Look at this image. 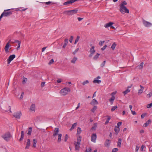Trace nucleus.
<instances>
[{
  "instance_id": "f257e3e1",
  "label": "nucleus",
  "mask_w": 152,
  "mask_h": 152,
  "mask_svg": "<svg viewBox=\"0 0 152 152\" xmlns=\"http://www.w3.org/2000/svg\"><path fill=\"white\" fill-rule=\"evenodd\" d=\"M78 11V10L75 9L70 10L64 11L63 13L68 16L71 15L76 14Z\"/></svg>"
},
{
  "instance_id": "f03ea898",
  "label": "nucleus",
  "mask_w": 152,
  "mask_h": 152,
  "mask_svg": "<svg viewBox=\"0 0 152 152\" xmlns=\"http://www.w3.org/2000/svg\"><path fill=\"white\" fill-rule=\"evenodd\" d=\"M10 9L4 10L0 16V21L3 16L8 17L12 13V12L10 11Z\"/></svg>"
},
{
  "instance_id": "7ed1b4c3",
  "label": "nucleus",
  "mask_w": 152,
  "mask_h": 152,
  "mask_svg": "<svg viewBox=\"0 0 152 152\" xmlns=\"http://www.w3.org/2000/svg\"><path fill=\"white\" fill-rule=\"evenodd\" d=\"M70 91V90L69 88L65 87L60 91V93L61 95L64 96L67 94Z\"/></svg>"
},
{
  "instance_id": "20e7f679",
  "label": "nucleus",
  "mask_w": 152,
  "mask_h": 152,
  "mask_svg": "<svg viewBox=\"0 0 152 152\" xmlns=\"http://www.w3.org/2000/svg\"><path fill=\"white\" fill-rule=\"evenodd\" d=\"M119 11L123 14L129 13V10L125 6H120Z\"/></svg>"
},
{
  "instance_id": "39448f33",
  "label": "nucleus",
  "mask_w": 152,
  "mask_h": 152,
  "mask_svg": "<svg viewBox=\"0 0 152 152\" xmlns=\"http://www.w3.org/2000/svg\"><path fill=\"white\" fill-rule=\"evenodd\" d=\"M2 137L5 140L7 141H8L10 140V139L12 137V136L10 134H5Z\"/></svg>"
},
{
  "instance_id": "423d86ee",
  "label": "nucleus",
  "mask_w": 152,
  "mask_h": 152,
  "mask_svg": "<svg viewBox=\"0 0 152 152\" xmlns=\"http://www.w3.org/2000/svg\"><path fill=\"white\" fill-rule=\"evenodd\" d=\"M15 55L14 54L10 55L7 60V63L9 64L15 58Z\"/></svg>"
},
{
  "instance_id": "0eeeda50",
  "label": "nucleus",
  "mask_w": 152,
  "mask_h": 152,
  "mask_svg": "<svg viewBox=\"0 0 152 152\" xmlns=\"http://www.w3.org/2000/svg\"><path fill=\"white\" fill-rule=\"evenodd\" d=\"M53 136L54 137H56V136H58V142H61L62 136V134H53Z\"/></svg>"
},
{
  "instance_id": "6e6552de",
  "label": "nucleus",
  "mask_w": 152,
  "mask_h": 152,
  "mask_svg": "<svg viewBox=\"0 0 152 152\" xmlns=\"http://www.w3.org/2000/svg\"><path fill=\"white\" fill-rule=\"evenodd\" d=\"M21 115V113L20 111L16 112L14 113V116L16 118L19 119Z\"/></svg>"
},
{
  "instance_id": "1a4fd4ad",
  "label": "nucleus",
  "mask_w": 152,
  "mask_h": 152,
  "mask_svg": "<svg viewBox=\"0 0 152 152\" xmlns=\"http://www.w3.org/2000/svg\"><path fill=\"white\" fill-rule=\"evenodd\" d=\"M78 0H70L64 3L63 4L64 5H69L72 4Z\"/></svg>"
},
{
  "instance_id": "9d476101",
  "label": "nucleus",
  "mask_w": 152,
  "mask_h": 152,
  "mask_svg": "<svg viewBox=\"0 0 152 152\" xmlns=\"http://www.w3.org/2000/svg\"><path fill=\"white\" fill-rule=\"evenodd\" d=\"M10 46L9 42H8L6 45L4 47V50L5 52L6 53H8L9 52V49Z\"/></svg>"
},
{
  "instance_id": "9b49d317",
  "label": "nucleus",
  "mask_w": 152,
  "mask_h": 152,
  "mask_svg": "<svg viewBox=\"0 0 152 152\" xmlns=\"http://www.w3.org/2000/svg\"><path fill=\"white\" fill-rule=\"evenodd\" d=\"M143 23L144 26L147 27H150L152 25L151 23L145 20H143Z\"/></svg>"
},
{
  "instance_id": "f8f14e48",
  "label": "nucleus",
  "mask_w": 152,
  "mask_h": 152,
  "mask_svg": "<svg viewBox=\"0 0 152 152\" xmlns=\"http://www.w3.org/2000/svg\"><path fill=\"white\" fill-rule=\"evenodd\" d=\"M96 138V134H93L91 136V140L94 142H95Z\"/></svg>"
},
{
  "instance_id": "ddd939ff",
  "label": "nucleus",
  "mask_w": 152,
  "mask_h": 152,
  "mask_svg": "<svg viewBox=\"0 0 152 152\" xmlns=\"http://www.w3.org/2000/svg\"><path fill=\"white\" fill-rule=\"evenodd\" d=\"M110 141L109 140H106L104 143L105 146L107 147H109L110 144Z\"/></svg>"
},
{
  "instance_id": "4468645a",
  "label": "nucleus",
  "mask_w": 152,
  "mask_h": 152,
  "mask_svg": "<svg viewBox=\"0 0 152 152\" xmlns=\"http://www.w3.org/2000/svg\"><path fill=\"white\" fill-rule=\"evenodd\" d=\"M90 104L92 105H94L98 104V102L95 99H94L92 100Z\"/></svg>"
},
{
  "instance_id": "2eb2a0df",
  "label": "nucleus",
  "mask_w": 152,
  "mask_h": 152,
  "mask_svg": "<svg viewBox=\"0 0 152 152\" xmlns=\"http://www.w3.org/2000/svg\"><path fill=\"white\" fill-rule=\"evenodd\" d=\"M80 143H78L76 142H75V148L76 150H79L80 148Z\"/></svg>"
},
{
  "instance_id": "dca6fc26",
  "label": "nucleus",
  "mask_w": 152,
  "mask_h": 152,
  "mask_svg": "<svg viewBox=\"0 0 152 152\" xmlns=\"http://www.w3.org/2000/svg\"><path fill=\"white\" fill-rule=\"evenodd\" d=\"M35 104H32L31 105L30 107V110L31 111H35Z\"/></svg>"
},
{
  "instance_id": "f3484780",
  "label": "nucleus",
  "mask_w": 152,
  "mask_h": 152,
  "mask_svg": "<svg viewBox=\"0 0 152 152\" xmlns=\"http://www.w3.org/2000/svg\"><path fill=\"white\" fill-rule=\"evenodd\" d=\"M94 47L92 46L91 48H90V52L91 53L94 54L95 52V50H94Z\"/></svg>"
},
{
  "instance_id": "a211bd4d",
  "label": "nucleus",
  "mask_w": 152,
  "mask_h": 152,
  "mask_svg": "<svg viewBox=\"0 0 152 152\" xmlns=\"http://www.w3.org/2000/svg\"><path fill=\"white\" fill-rule=\"evenodd\" d=\"M30 145V140L29 139L27 140V142L26 143V149H28Z\"/></svg>"
},
{
  "instance_id": "6ab92c4d",
  "label": "nucleus",
  "mask_w": 152,
  "mask_h": 152,
  "mask_svg": "<svg viewBox=\"0 0 152 152\" xmlns=\"http://www.w3.org/2000/svg\"><path fill=\"white\" fill-rule=\"evenodd\" d=\"M151 123V120H148L143 125V126L144 127L147 126L149 124H150Z\"/></svg>"
},
{
  "instance_id": "aec40b11",
  "label": "nucleus",
  "mask_w": 152,
  "mask_h": 152,
  "mask_svg": "<svg viewBox=\"0 0 152 152\" xmlns=\"http://www.w3.org/2000/svg\"><path fill=\"white\" fill-rule=\"evenodd\" d=\"M113 24V23H112V22H110L109 23H108L107 24H106L105 26H104V27L106 28H107L108 27H111V26Z\"/></svg>"
},
{
  "instance_id": "412c9836",
  "label": "nucleus",
  "mask_w": 152,
  "mask_h": 152,
  "mask_svg": "<svg viewBox=\"0 0 152 152\" xmlns=\"http://www.w3.org/2000/svg\"><path fill=\"white\" fill-rule=\"evenodd\" d=\"M106 117H107V119L105 123V124L106 125L108 123L109 120L111 119V117L109 115H107L106 116Z\"/></svg>"
},
{
  "instance_id": "4be33fe9",
  "label": "nucleus",
  "mask_w": 152,
  "mask_h": 152,
  "mask_svg": "<svg viewBox=\"0 0 152 152\" xmlns=\"http://www.w3.org/2000/svg\"><path fill=\"white\" fill-rule=\"evenodd\" d=\"M37 140L36 139H34L33 140V146L32 147L33 148H35L36 147V144L37 143Z\"/></svg>"
},
{
  "instance_id": "5701e85b",
  "label": "nucleus",
  "mask_w": 152,
  "mask_h": 152,
  "mask_svg": "<svg viewBox=\"0 0 152 152\" xmlns=\"http://www.w3.org/2000/svg\"><path fill=\"white\" fill-rule=\"evenodd\" d=\"M115 99V97L112 96L111 98L109 99V101L111 102V104H112L113 103V101Z\"/></svg>"
},
{
  "instance_id": "b1692460",
  "label": "nucleus",
  "mask_w": 152,
  "mask_h": 152,
  "mask_svg": "<svg viewBox=\"0 0 152 152\" xmlns=\"http://www.w3.org/2000/svg\"><path fill=\"white\" fill-rule=\"evenodd\" d=\"M99 55V54L98 53H97L96 54L94 57L93 59L95 60H97Z\"/></svg>"
},
{
  "instance_id": "393cba45",
  "label": "nucleus",
  "mask_w": 152,
  "mask_h": 152,
  "mask_svg": "<svg viewBox=\"0 0 152 152\" xmlns=\"http://www.w3.org/2000/svg\"><path fill=\"white\" fill-rule=\"evenodd\" d=\"M121 142V139L119 138L117 146L120 147Z\"/></svg>"
},
{
  "instance_id": "a878e982",
  "label": "nucleus",
  "mask_w": 152,
  "mask_h": 152,
  "mask_svg": "<svg viewBox=\"0 0 152 152\" xmlns=\"http://www.w3.org/2000/svg\"><path fill=\"white\" fill-rule=\"evenodd\" d=\"M144 63L142 62H141L140 64L138 66V68L140 69H142L143 67Z\"/></svg>"
},
{
  "instance_id": "bb28decb",
  "label": "nucleus",
  "mask_w": 152,
  "mask_h": 152,
  "mask_svg": "<svg viewBox=\"0 0 152 152\" xmlns=\"http://www.w3.org/2000/svg\"><path fill=\"white\" fill-rule=\"evenodd\" d=\"M77 58L75 57H74L72 59L71 61V62L73 64H75V61H77Z\"/></svg>"
},
{
  "instance_id": "cd10ccee",
  "label": "nucleus",
  "mask_w": 152,
  "mask_h": 152,
  "mask_svg": "<svg viewBox=\"0 0 152 152\" xmlns=\"http://www.w3.org/2000/svg\"><path fill=\"white\" fill-rule=\"evenodd\" d=\"M97 107L96 106H94L93 107L91 110V112L93 113H94L96 110L97 109Z\"/></svg>"
},
{
  "instance_id": "c85d7f7f",
  "label": "nucleus",
  "mask_w": 152,
  "mask_h": 152,
  "mask_svg": "<svg viewBox=\"0 0 152 152\" xmlns=\"http://www.w3.org/2000/svg\"><path fill=\"white\" fill-rule=\"evenodd\" d=\"M127 2L126 1H124L121 3V4L120 5V6H125V5H127Z\"/></svg>"
},
{
  "instance_id": "c756f323",
  "label": "nucleus",
  "mask_w": 152,
  "mask_h": 152,
  "mask_svg": "<svg viewBox=\"0 0 152 152\" xmlns=\"http://www.w3.org/2000/svg\"><path fill=\"white\" fill-rule=\"evenodd\" d=\"M81 137L77 135V141L76 142H78V143H80V142L81 140Z\"/></svg>"
},
{
  "instance_id": "7c9ffc66",
  "label": "nucleus",
  "mask_w": 152,
  "mask_h": 152,
  "mask_svg": "<svg viewBox=\"0 0 152 152\" xmlns=\"http://www.w3.org/2000/svg\"><path fill=\"white\" fill-rule=\"evenodd\" d=\"M77 124V123H75L73 124L72 125V127H71V129H70V130H72L76 126Z\"/></svg>"
},
{
  "instance_id": "2f4dec72",
  "label": "nucleus",
  "mask_w": 152,
  "mask_h": 152,
  "mask_svg": "<svg viewBox=\"0 0 152 152\" xmlns=\"http://www.w3.org/2000/svg\"><path fill=\"white\" fill-rule=\"evenodd\" d=\"M116 46V45L115 43H114L112 45L111 48L113 50H114Z\"/></svg>"
},
{
  "instance_id": "473e14b6",
  "label": "nucleus",
  "mask_w": 152,
  "mask_h": 152,
  "mask_svg": "<svg viewBox=\"0 0 152 152\" xmlns=\"http://www.w3.org/2000/svg\"><path fill=\"white\" fill-rule=\"evenodd\" d=\"M93 82L94 83H99L101 82V80H99L94 79L93 81Z\"/></svg>"
},
{
  "instance_id": "72a5a7b5",
  "label": "nucleus",
  "mask_w": 152,
  "mask_h": 152,
  "mask_svg": "<svg viewBox=\"0 0 152 152\" xmlns=\"http://www.w3.org/2000/svg\"><path fill=\"white\" fill-rule=\"evenodd\" d=\"M80 38V37L79 36H77L76 38L75 39V41L74 42L75 44H76L77 43V42L79 41Z\"/></svg>"
},
{
  "instance_id": "f704fd0d",
  "label": "nucleus",
  "mask_w": 152,
  "mask_h": 152,
  "mask_svg": "<svg viewBox=\"0 0 152 152\" xmlns=\"http://www.w3.org/2000/svg\"><path fill=\"white\" fill-rule=\"evenodd\" d=\"M119 128L116 126L115 127L114 130L116 132L118 133V132H119Z\"/></svg>"
},
{
  "instance_id": "c9c22d12",
  "label": "nucleus",
  "mask_w": 152,
  "mask_h": 152,
  "mask_svg": "<svg viewBox=\"0 0 152 152\" xmlns=\"http://www.w3.org/2000/svg\"><path fill=\"white\" fill-rule=\"evenodd\" d=\"M130 90L128 89H127L126 91H123V93L125 95L127 93L130 92Z\"/></svg>"
},
{
  "instance_id": "e433bc0d",
  "label": "nucleus",
  "mask_w": 152,
  "mask_h": 152,
  "mask_svg": "<svg viewBox=\"0 0 152 152\" xmlns=\"http://www.w3.org/2000/svg\"><path fill=\"white\" fill-rule=\"evenodd\" d=\"M152 96V91H151L149 94L147 95V97L148 98H149Z\"/></svg>"
},
{
  "instance_id": "4c0bfd02",
  "label": "nucleus",
  "mask_w": 152,
  "mask_h": 152,
  "mask_svg": "<svg viewBox=\"0 0 152 152\" xmlns=\"http://www.w3.org/2000/svg\"><path fill=\"white\" fill-rule=\"evenodd\" d=\"M97 126V124L96 123H95L93 126L92 127V129L93 130H95Z\"/></svg>"
},
{
  "instance_id": "58836bf2",
  "label": "nucleus",
  "mask_w": 152,
  "mask_h": 152,
  "mask_svg": "<svg viewBox=\"0 0 152 152\" xmlns=\"http://www.w3.org/2000/svg\"><path fill=\"white\" fill-rule=\"evenodd\" d=\"M118 107L117 106H113L111 108V110L112 112H113Z\"/></svg>"
},
{
  "instance_id": "ea45409f",
  "label": "nucleus",
  "mask_w": 152,
  "mask_h": 152,
  "mask_svg": "<svg viewBox=\"0 0 152 152\" xmlns=\"http://www.w3.org/2000/svg\"><path fill=\"white\" fill-rule=\"evenodd\" d=\"M144 89H139L138 91V94L139 95L141 94L143 92Z\"/></svg>"
},
{
  "instance_id": "a19ab883",
  "label": "nucleus",
  "mask_w": 152,
  "mask_h": 152,
  "mask_svg": "<svg viewBox=\"0 0 152 152\" xmlns=\"http://www.w3.org/2000/svg\"><path fill=\"white\" fill-rule=\"evenodd\" d=\"M32 127H30L28 129V133H31L32 131Z\"/></svg>"
},
{
  "instance_id": "79ce46f5",
  "label": "nucleus",
  "mask_w": 152,
  "mask_h": 152,
  "mask_svg": "<svg viewBox=\"0 0 152 152\" xmlns=\"http://www.w3.org/2000/svg\"><path fill=\"white\" fill-rule=\"evenodd\" d=\"M59 132V129L56 128L54 131V133H58Z\"/></svg>"
},
{
  "instance_id": "37998d69",
  "label": "nucleus",
  "mask_w": 152,
  "mask_h": 152,
  "mask_svg": "<svg viewBox=\"0 0 152 152\" xmlns=\"http://www.w3.org/2000/svg\"><path fill=\"white\" fill-rule=\"evenodd\" d=\"M81 131V128L80 127H78L77 129V133H80Z\"/></svg>"
},
{
  "instance_id": "c03bdc74",
  "label": "nucleus",
  "mask_w": 152,
  "mask_h": 152,
  "mask_svg": "<svg viewBox=\"0 0 152 152\" xmlns=\"http://www.w3.org/2000/svg\"><path fill=\"white\" fill-rule=\"evenodd\" d=\"M68 39H64V44L65 45H67L68 43Z\"/></svg>"
},
{
  "instance_id": "a18cd8bd",
  "label": "nucleus",
  "mask_w": 152,
  "mask_h": 152,
  "mask_svg": "<svg viewBox=\"0 0 152 152\" xmlns=\"http://www.w3.org/2000/svg\"><path fill=\"white\" fill-rule=\"evenodd\" d=\"M24 137V134H21V136L20 138V139L19 140L20 141H21Z\"/></svg>"
},
{
  "instance_id": "49530a36",
  "label": "nucleus",
  "mask_w": 152,
  "mask_h": 152,
  "mask_svg": "<svg viewBox=\"0 0 152 152\" xmlns=\"http://www.w3.org/2000/svg\"><path fill=\"white\" fill-rule=\"evenodd\" d=\"M89 82L88 80H86L85 81H84L83 83H82V84L83 85H85L88 83Z\"/></svg>"
},
{
  "instance_id": "de8ad7c7",
  "label": "nucleus",
  "mask_w": 152,
  "mask_h": 152,
  "mask_svg": "<svg viewBox=\"0 0 152 152\" xmlns=\"http://www.w3.org/2000/svg\"><path fill=\"white\" fill-rule=\"evenodd\" d=\"M105 42L104 41H100L99 43V45L100 46H102L103 45V44Z\"/></svg>"
},
{
  "instance_id": "09e8293b",
  "label": "nucleus",
  "mask_w": 152,
  "mask_h": 152,
  "mask_svg": "<svg viewBox=\"0 0 152 152\" xmlns=\"http://www.w3.org/2000/svg\"><path fill=\"white\" fill-rule=\"evenodd\" d=\"M152 107V102L149 104H148L147 106V107L148 108H151Z\"/></svg>"
},
{
  "instance_id": "8fccbe9b",
  "label": "nucleus",
  "mask_w": 152,
  "mask_h": 152,
  "mask_svg": "<svg viewBox=\"0 0 152 152\" xmlns=\"http://www.w3.org/2000/svg\"><path fill=\"white\" fill-rule=\"evenodd\" d=\"M105 63H106V61H104L102 63L101 65V67H103L105 65Z\"/></svg>"
},
{
  "instance_id": "3c124183",
  "label": "nucleus",
  "mask_w": 152,
  "mask_h": 152,
  "mask_svg": "<svg viewBox=\"0 0 152 152\" xmlns=\"http://www.w3.org/2000/svg\"><path fill=\"white\" fill-rule=\"evenodd\" d=\"M27 78H26L25 77H23L22 83H26L27 81Z\"/></svg>"
},
{
  "instance_id": "603ef678",
  "label": "nucleus",
  "mask_w": 152,
  "mask_h": 152,
  "mask_svg": "<svg viewBox=\"0 0 152 152\" xmlns=\"http://www.w3.org/2000/svg\"><path fill=\"white\" fill-rule=\"evenodd\" d=\"M86 152H91V149L90 148H88V149H86Z\"/></svg>"
},
{
  "instance_id": "864d4df0",
  "label": "nucleus",
  "mask_w": 152,
  "mask_h": 152,
  "mask_svg": "<svg viewBox=\"0 0 152 152\" xmlns=\"http://www.w3.org/2000/svg\"><path fill=\"white\" fill-rule=\"evenodd\" d=\"M79 50V48H77L73 52V54L75 55Z\"/></svg>"
},
{
  "instance_id": "5fc2aeb1",
  "label": "nucleus",
  "mask_w": 152,
  "mask_h": 152,
  "mask_svg": "<svg viewBox=\"0 0 152 152\" xmlns=\"http://www.w3.org/2000/svg\"><path fill=\"white\" fill-rule=\"evenodd\" d=\"M53 62H54L53 59H52L50 61H49V62L48 63V64L49 65H50L51 64H53Z\"/></svg>"
},
{
  "instance_id": "6e6d98bb",
  "label": "nucleus",
  "mask_w": 152,
  "mask_h": 152,
  "mask_svg": "<svg viewBox=\"0 0 152 152\" xmlns=\"http://www.w3.org/2000/svg\"><path fill=\"white\" fill-rule=\"evenodd\" d=\"M73 39V37L72 36H71L69 39V41L70 42V43H72V42Z\"/></svg>"
},
{
  "instance_id": "4d7b16f0",
  "label": "nucleus",
  "mask_w": 152,
  "mask_h": 152,
  "mask_svg": "<svg viewBox=\"0 0 152 152\" xmlns=\"http://www.w3.org/2000/svg\"><path fill=\"white\" fill-rule=\"evenodd\" d=\"M68 138V136L67 134H66L65 135V139H64L65 142L66 141Z\"/></svg>"
},
{
  "instance_id": "13d9d810",
  "label": "nucleus",
  "mask_w": 152,
  "mask_h": 152,
  "mask_svg": "<svg viewBox=\"0 0 152 152\" xmlns=\"http://www.w3.org/2000/svg\"><path fill=\"white\" fill-rule=\"evenodd\" d=\"M118 150V149L117 148H113L112 151V152H116Z\"/></svg>"
},
{
  "instance_id": "bf43d9fd",
  "label": "nucleus",
  "mask_w": 152,
  "mask_h": 152,
  "mask_svg": "<svg viewBox=\"0 0 152 152\" xmlns=\"http://www.w3.org/2000/svg\"><path fill=\"white\" fill-rule=\"evenodd\" d=\"M23 95H24V92H23L22 93L21 95H20V99H21L23 98Z\"/></svg>"
},
{
  "instance_id": "052dcab7",
  "label": "nucleus",
  "mask_w": 152,
  "mask_h": 152,
  "mask_svg": "<svg viewBox=\"0 0 152 152\" xmlns=\"http://www.w3.org/2000/svg\"><path fill=\"white\" fill-rule=\"evenodd\" d=\"M45 83V82H42L41 83V87L42 88L44 86Z\"/></svg>"
},
{
  "instance_id": "680f3d73",
  "label": "nucleus",
  "mask_w": 152,
  "mask_h": 152,
  "mask_svg": "<svg viewBox=\"0 0 152 152\" xmlns=\"http://www.w3.org/2000/svg\"><path fill=\"white\" fill-rule=\"evenodd\" d=\"M146 115V113H143L141 116V118H143Z\"/></svg>"
},
{
  "instance_id": "e2e57ef3",
  "label": "nucleus",
  "mask_w": 152,
  "mask_h": 152,
  "mask_svg": "<svg viewBox=\"0 0 152 152\" xmlns=\"http://www.w3.org/2000/svg\"><path fill=\"white\" fill-rule=\"evenodd\" d=\"M140 148V147L136 145V149H135V151L136 152H137L138 151V150L139 148Z\"/></svg>"
},
{
  "instance_id": "0e129e2a",
  "label": "nucleus",
  "mask_w": 152,
  "mask_h": 152,
  "mask_svg": "<svg viewBox=\"0 0 152 152\" xmlns=\"http://www.w3.org/2000/svg\"><path fill=\"white\" fill-rule=\"evenodd\" d=\"M122 122H118L117 124V127H118L119 128V126L121 125Z\"/></svg>"
},
{
  "instance_id": "69168bd1",
  "label": "nucleus",
  "mask_w": 152,
  "mask_h": 152,
  "mask_svg": "<svg viewBox=\"0 0 152 152\" xmlns=\"http://www.w3.org/2000/svg\"><path fill=\"white\" fill-rule=\"evenodd\" d=\"M107 47V45H105L102 48L101 50H104Z\"/></svg>"
},
{
  "instance_id": "338daca9",
  "label": "nucleus",
  "mask_w": 152,
  "mask_h": 152,
  "mask_svg": "<svg viewBox=\"0 0 152 152\" xmlns=\"http://www.w3.org/2000/svg\"><path fill=\"white\" fill-rule=\"evenodd\" d=\"M145 147V146L144 145H142L141 147V148H140V150L141 151H143V148H144Z\"/></svg>"
},
{
  "instance_id": "774afa93",
  "label": "nucleus",
  "mask_w": 152,
  "mask_h": 152,
  "mask_svg": "<svg viewBox=\"0 0 152 152\" xmlns=\"http://www.w3.org/2000/svg\"><path fill=\"white\" fill-rule=\"evenodd\" d=\"M52 2H51V1H48V2H46L45 3V4L46 5H48L50 4Z\"/></svg>"
}]
</instances>
